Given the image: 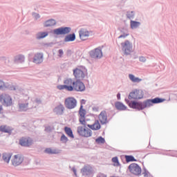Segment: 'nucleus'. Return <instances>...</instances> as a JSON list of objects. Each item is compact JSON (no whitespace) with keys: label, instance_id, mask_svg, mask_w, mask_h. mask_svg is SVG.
I'll return each mask as SVG.
<instances>
[{"label":"nucleus","instance_id":"obj_1","mask_svg":"<svg viewBox=\"0 0 177 177\" xmlns=\"http://www.w3.org/2000/svg\"><path fill=\"white\" fill-rule=\"evenodd\" d=\"M143 96H145V93L143 91L139 89H134L131 92L129 93L128 99H125L126 103L131 107V109H135L136 110H145V109H149V107H151L153 104H158V103H162V102H165V99L156 97L153 99H149L144 102H136L129 100H139L140 99H143Z\"/></svg>","mask_w":177,"mask_h":177},{"label":"nucleus","instance_id":"obj_2","mask_svg":"<svg viewBox=\"0 0 177 177\" xmlns=\"http://www.w3.org/2000/svg\"><path fill=\"white\" fill-rule=\"evenodd\" d=\"M75 82V80L71 78H66L64 80V84L58 85L57 88L59 91L65 90L68 92H73Z\"/></svg>","mask_w":177,"mask_h":177},{"label":"nucleus","instance_id":"obj_3","mask_svg":"<svg viewBox=\"0 0 177 177\" xmlns=\"http://www.w3.org/2000/svg\"><path fill=\"white\" fill-rule=\"evenodd\" d=\"M88 74V70L84 66H78L73 69V75L75 80H84Z\"/></svg>","mask_w":177,"mask_h":177},{"label":"nucleus","instance_id":"obj_4","mask_svg":"<svg viewBox=\"0 0 177 177\" xmlns=\"http://www.w3.org/2000/svg\"><path fill=\"white\" fill-rule=\"evenodd\" d=\"M0 102L6 107L13 106V100L9 94L3 93L0 95Z\"/></svg>","mask_w":177,"mask_h":177},{"label":"nucleus","instance_id":"obj_5","mask_svg":"<svg viewBox=\"0 0 177 177\" xmlns=\"http://www.w3.org/2000/svg\"><path fill=\"white\" fill-rule=\"evenodd\" d=\"M121 46L126 56H128L132 53L133 46L129 40H125L124 42L121 43Z\"/></svg>","mask_w":177,"mask_h":177},{"label":"nucleus","instance_id":"obj_6","mask_svg":"<svg viewBox=\"0 0 177 177\" xmlns=\"http://www.w3.org/2000/svg\"><path fill=\"white\" fill-rule=\"evenodd\" d=\"M77 100L74 97H69L65 99L64 105L68 110H73L77 107Z\"/></svg>","mask_w":177,"mask_h":177},{"label":"nucleus","instance_id":"obj_7","mask_svg":"<svg viewBox=\"0 0 177 177\" xmlns=\"http://www.w3.org/2000/svg\"><path fill=\"white\" fill-rule=\"evenodd\" d=\"M77 133L84 138H91V136H92V130H91L89 128L79 126L77 127Z\"/></svg>","mask_w":177,"mask_h":177},{"label":"nucleus","instance_id":"obj_8","mask_svg":"<svg viewBox=\"0 0 177 177\" xmlns=\"http://www.w3.org/2000/svg\"><path fill=\"white\" fill-rule=\"evenodd\" d=\"M71 32V28L70 27H60L53 30L54 35H66Z\"/></svg>","mask_w":177,"mask_h":177},{"label":"nucleus","instance_id":"obj_9","mask_svg":"<svg viewBox=\"0 0 177 177\" xmlns=\"http://www.w3.org/2000/svg\"><path fill=\"white\" fill-rule=\"evenodd\" d=\"M85 89L86 88L84 82L80 80H75L73 91H75L76 92H84Z\"/></svg>","mask_w":177,"mask_h":177},{"label":"nucleus","instance_id":"obj_10","mask_svg":"<svg viewBox=\"0 0 177 177\" xmlns=\"http://www.w3.org/2000/svg\"><path fill=\"white\" fill-rule=\"evenodd\" d=\"M92 35V32L86 28H81L79 30V36L82 41H86L87 38H89Z\"/></svg>","mask_w":177,"mask_h":177},{"label":"nucleus","instance_id":"obj_11","mask_svg":"<svg viewBox=\"0 0 177 177\" xmlns=\"http://www.w3.org/2000/svg\"><path fill=\"white\" fill-rule=\"evenodd\" d=\"M90 56L93 59H102V57H103V52H102V48L98 47L90 51Z\"/></svg>","mask_w":177,"mask_h":177},{"label":"nucleus","instance_id":"obj_12","mask_svg":"<svg viewBox=\"0 0 177 177\" xmlns=\"http://www.w3.org/2000/svg\"><path fill=\"white\" fill-rule=\"evenodd\" d=\"M129 171L133 175H140L142 169L136 163H132L129 166Z\"/></svg>","mask_w":177,"mask_h":177},{"label":"nucleus","instance_id":"obj_13","mask_svg":"<svg viewBox=\"0 0 177 177\" xmlns=\"http://www.w3.org/2000/svg\"><path fill=\"white\" fill-rule=\"evenodd\" d=\"M32 143V139L30 137H23L19 140V145L24 147H30Z\"/></svg>","mask_w":177,"mask_h":177},{"label":"nucleus","instance_id":"obj_14","mask_svg":"<svg viewBox=\"0 0 177 177\" xmlns=\"http://www.w3.org/2000/svg\"><path fill=\"white\" fill-rule=\"evenodd\" d=\"M24 161V157L22 155L17 154L15 155L14 158L12 159V164L14 167H17Z\"/></svg>","mask_w":177,"mask_h":177},{"label":"nucleus","instance_id":"obj_15","mask_svg":"<svg viewBox=\"0 0 177 177\" xmlns=\"http://www.w3.org/2000/svg\"><path fill=\"white\" fill-rule=\"evenodd\" d=\"M9 89V91H16V86L12 84L5 83L2 80H0V89Z\"/></svg>","mask_w":177,"mask_h":177},{"label":"nucleus","instance_id":"obj_16","mask_svg":"<svg viewBox=\"0 0 177 177\" xmlns=\"http://www.w3.org/2000/svg\"><path fill=\"white\" fill-rule=\"evenodd\" d=\"M98 118L102 125H105V124L109 122V120H107V112L106 111H101L98 115Z\"/></svg>","mask_w":177,"mask_h":177},{"label":"nucleus","instance_id":"obj_17","mask_svg":"<svg viewBox=\"0 0 177 177\" xmlns=\"http://www.w3.org/2000/svg\"><path fill=\"white\" fill-rule=\"evenodd\" d=\"M32 62L35 64H41L44 62V53H37L35 54Z\"/></svg>","mask_w":177,"mask_h":177},{"label":"nucleus","instance_id":"obj_18","mask_svg":"<svg viewBox=\"0 0 177 177\" xmlns=\"http://www.w3.org/2000/svg\"><path fill=\"white\" fill-rule=\"evenodd\" d=\"M127 37H129V29L128 28H122L120 29V35L118 37L119 39H125Z\"/></svg>","mask_w":177,"mask_h":177},{"label":"nucleus","instance_id":"obj_19","mask_svg":"<svg viewBox=\"0 0 177 177\" xmlns=\"http://www.w3.org/2000/svg\"><path fill=\"white\" fill-rule=\"evenodd\" d=\"M57 24V21H56V19H48L43 23L44 27H46V28L54 27V26H56Z\"/></svg>","mask_w":177,"mask_h":177},{"label":"nucleus","instance_id":"obj_20","mask_svg":"<svg viewBox=\"0 0 177 177\" xmlns=\"http://www.w3.org/2000/svg\"><path fill=\"white\" fill-rule=\"evenodd\" d=\"M87 127L92 129L93 131H99L102 128L100 122L97 120H95L93 124H87Z\"/></svg>","mask_w":177,"mask_h":177},{"label":"nucleus","instance_id":"obj_21","mask_svg":"<svg viewBox=\"0 0 177 177\" xmlns=\"http://www.w3.org/2000/svg\"><path fill=\"white\" fill-rule=\"evenodd\" d=\"M81 172L84 176L91 175L92 174V167L89 165H86L81 169Z\"/></svg>","mask_w":177,"mask_h":177},{"label":"nucleus","instance_id":"obj_22","mask_svg":"<svg viewBox=\"0 0 177 177\" xmlns=\"http://www.w3.org/2000/svg\"><path fill=\"white\" fill-rule=\"evenodd\" d=\"M142 26V23L140 21L131 20L130 21V28L131 30H138Z\"/></svg>","mask_w":177,"mask_h":177},{"label":"nucleus","instance_id":"obj_23","mask_svg":"<svg viewBox=\"0 0 177 177\" xmlns=\"http://www.w3.org/2000/svg\"><path fill=\"white\" fill-rule=\"evenodd\" d=\"M31 107L28 106V102H22L19 104V111H27L30 110Z\"/></svg>","mask_w":177,"mask_h":177},{"label":"nucleus","instance_id":"obj_24","mask_svg":"<svg viewBox=\"0 0 177 177\" xmlns=\"http://www.w3.org/2000/svg\"><path fill=\"white\" fill-rule=\"evenodd\" d=\"M45 153L47 154H60L62 151L57 149L47 148L45 149Z\"/></svg>","mask_w":177,"mask_h":177},{"label":"nucleus","instance_id":"obj_25","mask_svg":"<svg viewBox=\"0 0 177 177\" xmlns=\"http://www.w3.org/2000/svg\"><path fill=\"white\" fill-rule=\"evenodd\" d=\"M64 111V106L63 104H59L54 109V112H55L58 115H62Z\"/></svg>","mask_w":177,"mask_h":177},{"label":"nucleus","instance_id":"obj_26","mask_svg":"<svg viewBox=\"0 0 177 177\" xmlns=\"http://www.w3.org/2000/svg\"><path fill=\"white\" fill-rule=\"evenodd\" d=\"M75 41V33L69 34L64 37V42H73Z\"/></svg>","mask_w":177,"mask_h":177},{"label":"nucleus","instance_id":"obj_27","mask_svg":"<svg viewBox=\"0 0 177 177\" xmlns=\"http://www.w3.org/2000/svg\"><path fill=\"white\" fill-rule=\"evenodd\" d=\"M129 79L130 80V81H131V82H134V83H139V82H142V81L141 78H139L133 74L129 75Z\"/></svg>","mask_w":177,"mask_h":177},{"label":"nucleus","instance_id":"obj_28","mask_svg":"<svg viewBox=\"0 0 177 177\" xmlns=\"http://www.w3.org/2000/svg\"><path fill=\"white\" fill-rule=\"evenodd\" d=\"M49 35V33L48 32H39L36 35L37 39H43V38H46Z\"/></svg>","mask_w":177,"mask_h":177},{"label":"nucleus","instance_id":"obj_29","mask_svg":"<svg viewBox=\"0 0 177 177\" xmlns=\"http://www.w3.org/2000/svg\"><path fill=\"white\" fill-rule=\"evenodd\" d=\"M65 133L68 136V138H71V139H74V134L73 133V130H71V128L70 127H64Z\"/></svg>","mask_w":177,"mask_h":177},{"label":"nucleus","instance_id":"obj_30","mask_svg":"<svg viewBox=\"0 0 177 177\" xmlns=\"http://www.w3.org/2000/svg\"><path fill=\"white\" fill-rule=\"evenodd\" d=\"M135 11L129 10L126 12V17L131 21V20H133V19H135Z\"/></svg>","mask_w":177,"mask_h":177},{"label":"nucleus","instance_id":"obj_31","mask_svg":"<svg viewBox=\"0 0 177 177\" xmlns=\"http://www.w3.org/2000/svg\"><path fill=\"white\" fill-rule=\"evenodd\" d=\"M115 106L117 110H120L121 111H124L127 109V106L120 102H115Z\"/></svg>","mask_w":177,"mask_h":177},{"label":"nucleus","instance_id":"obj_32","mask_svg":"<svg viewBox=\"0 0 177 177\" xmlns=\"http://www.w3.org/2000/svg\"><path fill=\"white\" fill-rule=\"evenodd\" d=\"M1 132H4L5 133H12V128L8 126H1Z\"/></svg>","mask_w":177,"mask_h":177},{"label":"nucleus","instance_id":"obj_33","mask_svg":"<svg viewBox=\"0 0 177 177\" xmlns=\"http://www.w3.org/2000/svg\"><path fill=\"white\" fill-rule=\"evenodd\" d=\"M2 158L4 162H7V164H9L10 158H12V155L10 153H3Z\"/></svg>","mask_w":177,"mask_h":177},{"label":"nucleus","instance_id":"obj_34","mask_svg":"<svg viewBox=\"0 0 177 177\" xmlns=\"http://www.w3.org/2000/svg\"><path fill=\"white\" fill-rule=\"evenodd\" d=\"M25 59L24 55H19L15 56V63H24Z\"/></svg>","mask_w":177,"mask_h":177},{"label":"nucleus","instance_id":"obj_35","mask_svg":"<svg viewBox=\"0 0 177 177\" xmlns=\"http://www.w3.org/2000/svg\"><path fill=\"white\" fill-rule=\"evenodd\" d=\"M80 117H85L86 115V111L84 109V106L80 105V108L79 110Z\"/></svg>","mask_w":177,"mask_h":177},{"label":"nucleus","instance_id":"obj_36","mask_svg":"<svg viewBox=\"0 0 177 177\" xmlns=\"http://www.w3.org/2000/svg\"><path fill=\"white\" fill-rule=\"evenodd\" d=\"M95 142L98 145H103L105 143L106 140H104V138H103V137L100 136L95 140Z\"/></svg>","mask_w":177,"mask_h":177},{"label":"nucleus","instance_id":"obj_37","mask_svg":"<svg viewBox=\"0 0 177 177\" xmlns=\"http://www.w3.org/2000/svg\"><path fill=\"white\" fill-rule=\"evenodd\" d=\"M125 159H126L127 162H131L132 161H136V160H135V158L132 156H126Z\"/></svg>","mask_w":177,"mask_h":177},{"label":"nucleus","instance_id":"obj_38","mask_svg":"<svg viewBox=\"0 0 177 177\" xmlns=\"http://www.w3.org/2000/svg\"><path fill=\"white\" fill-rule=\"evenodd\" d=\"M79 121L82 125H84V127H86V121H85V116H80Z\"/></svg>","mask_w":177,"mask_h":177},{"label":"nucleus","instance_id":"obj_39","mask_svg":"<svg viewBox=\"0 0 177 177\" xmlns=\"http://www.w3.org/2000/svg\"><path fill=\"white\" fill-rule=\"evenodd\" d=\"M60 140L62 143H67L68 142V138L67 136H66V135L62 134Z\"/></svg>","mask_w":177,"mask_h":177},{"label":"nucleus","instance_id":"obj_40","mask_svg":"<svg viewBox=\"0 0 177 177\" xmlns=\"http://www.w3.org/2000/svg\"><path fill=\"white\" fill-rule=\"evenodd\" d=\"M45 132H52L53 131V127L47 125L45 127Z\"/></svg>","mask_w":177,"mask_h":177},{"label":"nucleus","instance_id":"obj_41","mask_svg":"<svg viewBox=\"0 0 177 177\" xmlns=\"http://www.w3.org/2000/svg\"><path fill=\"white\" fill-rule=\"evenodd\" d=\"M32 17H34V19L35 20H38V19L41 18V15H39V14L37 13V12H33L32 13Z\"/></svg>","mask_w":177,"mask_h":177},{"label":"nucleus","instance_id":"obj_42","mask_svg":"<svg viewBox=\"0 0 177 177\" xmlns=\"http://www.w3.org/2000/svg\"><path fill=\"white\" fill-rule=\"evenodd\" d=\"M147 60V59H146V57H145V56L139 57V62H141V63H146Z\"/></svg>","mask_w":177,"mask_h":177},{"label":"nucleus","instance_id":"obj_43","mask_svg":"<svg viewBox=\"0 0 177 177\" xmlns=\"http://www.w3.org/2000/svg\"><path fill=\"white\" fill-rule=\"evenodd\" d=\"M64 55V51H63V49H59L58 50V57H63V55Z\"/></svg>","mask_w":177,"mask_h":177},{"label":"nucleus","instance_id":"obj_44","mask_svg":"<svg viewBox=\"0 0 177 177\" xmlns=\"http://www.w3.org/2000/svg\"><path fill=\"white\" fill-rule=\"evenodd\" d=\"M69 168L73 172L75 176L78 177V174H77V169H75V167H70Z\"/></svg>","mask_w":177,"mask_h":177},{"label":"nucleus","instance_id":"obj_45","mask_svg":"<svg viewBox=\"0 0 177 177\" xmlns=\"http://www.w3.org/2000/svg\"><path fill=\"white\" fill-rule=\"evenodd\" d=\"M112 161L113 162H114L115 164H116V165H118L120 163L118 162V158L115 157L112 158Z\"/></svg>","mask_w":177,"mask_h":177},{"label":"nucleus","instance_id":"obj_46","mask_svg":"<svg viewBox=\"0 0 177 177\" xmlns=\"http://www.w3.org/2000/svg\"><path fill=\"white\" fill-rule=\"evenodd\" d=\"M143 175H144L145 177H149V176H150V173L148 171H145L143 173Z\"/></svg>","mask_w":177,"mask_h":177},{"label":"nucleus","instance_id":"obj_47","mask_svg":"<svg viewBox=\"0 0 177 177\" xmlns=\"http://www.w3.org/2000/svg\"><path fill=\"white\" fill-rule=\"evenodd\" d=\"M0 60H1V62L6 61V57H5V56L0 57Z\"/></svg>","mask_w":177,"mask_h":177},{"label":"nucleus","instance_id":"obj_48","mask_svg":"<svg viewBox=\"0 0 177 177\" xmlns=\"http://www.w3.org/2000/svg\"><path fill=\"white\" fill-rule=\"evenodd\" d=\"M81 106H84L86 103V100H80Z\"/></svg>","mask_w":177,"mask_h":177},{"label":"nucleus","instance_id":"obj_49","mask_svg":"<svg viewBox=\"0 0 177 177\" xmlns=\"http://www.w3.org/2000/svg\"><path fill=\"white\" fill-rule=\"evenodd\" d=\"M117 98L118 100H120V99H121V94L120 93L117 94Z\"/></svg>","mask_w":177,"mask_h":177},{"label":"nucleus","instance_id":"obj_50","mask_svg":"<svg viewBox=\"0 0 177 177\" xmlns=\"http://www.w3.org/2000/svg\"><path fill=\"white\" fill-rule=\"evenodd\" d=\"M28 99H30V97H28Z\"/></svg>","mask_w":177,"mask_h":177},{"label":"nucleus","instance_id":"obj_51","mask_svg":"<svg viewBox=\"0 0 177 177\" xmlns=\"http://www.w3.org/2000/svg\"><path fill=\"white\" fill-rule=\"evenodd\" d=\"M0 157H1V153H0Z\"/></svg>","mask_w":177,"mask_h":177}]
</instances>
